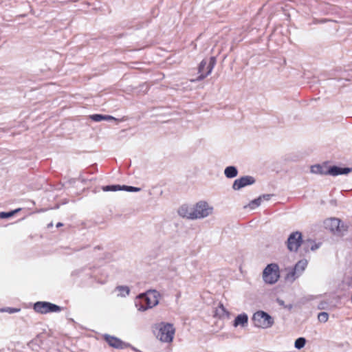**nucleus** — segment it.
<instances>
[{
	"instance_id": "14",
	"label": "nucleus",
	"mask_w": 352,
	"mask_h": 352,
	"mask_svg": "<svg viewBox=\"0 0 352 352\" xmlns=\"http://www.w3.org/2000/svg\"><path fill=\"white\" fill-rule=\"evenodd\" d=\"M351 170H352V169L350 168H340V167L334 166L331 167L329 169L328 173H329V174H330L331 175L336 176V175H338L348 174Z\"/></svg>"
},
{
	"instance_id": "3",
	"label": "nucleus",
	"mask_w": 352,
	"mask_h": 352,
	"mask_svg": "<svg viewBox=\"0 0 352 352\" xmlns=\"http://www.w3.org/2000/svg\"><path fill=\"white\" fill-rule=\"evenodd\" d=\"M279 278V267L276 263L267 265L263 272V279L267 284H274L278 281Z\"/></svg>"
},
{
	"instance_id": "12",
	"label": "nucleus",
	"mask_w": 352,
	"mask_h": 352,
	"mask_svg": "<svg viewBox=\"0 0 352 352\" xmlns=\"http://www.w3.org/2000/svg\"><path fill=\"white\" fill-rule=\"evenodd\" d=\"M255 179L251 176H244L239 179H236L232 185L234 190H239L246 186L253 184Z\"/></svg>"
},
{
	"instance_id": "9",
	"label": "nucleus",
	"mask_w": 352,
	"mask_h": 352,
	"mask_svg": "<svg viewBox=\"0 0 352 352\" xmlns=\"http://www.w3.org/2000/svg\"><path fill=\"white\" fill-rule=\"evenodd\" d=\"M302 243V234L299 232L292 233L287 241V248L290 251H297Z\"/></svg>"
},
{
	"instance_id": "11",
	"label": "nucleus",
	"mask_w": 352,
	"mask_h": 352,
	"mask_svg": "<svg viewBox=\"0 0 352 352\" xmlns=\"http://www.w3.org/2000/svg\"><path fill=\"white\" fill-rule=\"evenodd\" d=\"M103 339L108 343V344L115 349H123L126 348L129 344L124 342L122 340L117 337L105 334L103 336Z\"/></svg>"
},
{
	"instance_id": "26",
	"label": "nucleus",
	"mask_w": 352,
	"mask_h": 352,
	"mask_svg": "<svg viewBox=\"0 0 352 352\" xmlns=\"http://www.w3.org/2000/svg\"><path fill=\"white\" fill-rule=\"evenodd\" d=\"M260 203H261V199H257L254 200L252 202V204L258 206L260 204Z\"/></svg>"
},
{
	"instance_id": "2",
	"label": "nucleus",
	"mask_w": 352,
	"mask_h": 352,
	"mask_svg": "<svg viewBox=\"0 0 352 352\" xmlns=\"http://www.w3.org/2000/svg\"><path fill=\"white\" fill-rule=\"evenodd\" d=\"M324 227L329 230L333 234L342 236L348 231V226L342 222L340 219L331 217L324 221Z\"/></svg>"
},
{
	"instance_id": "16",
	"label": "nucleus",
	"mask_w": 352,
	"mask_h": 352,
	"mask_svg": "<svg viewBox=\"0 0 352 352\" xmlns=\"http://www.w3.org/2000/svg\"><path fill=\"white\" fill-rule=\"evenodd\" d=\"M90 118L95 122H100L102 120H112L115 118L111 116H103L101 114H94L90 116Z\"/></svg>"
},
{
	"instance_id": "19",
	"label": "nucleus",
	"mask_w": 352,
	"mask_h": 352,
	"mask_svg": "<svg viewBox=\"0 0 352 352\" xmlns=\"http://www.w3.org/2000/svg\"><path fill=\"white\" fill-rule=\"evenodd\" d=\"M305 343L306 340L304 338H299L295 341V347L298 349H302Z\"/></svg>"
},
{
	"instance_id": "15",
	"label": "nucleus",
	"mask_w": 352,
	"mask_h": 352,
	"mask_svg": "<svg viewBox=\"0 0 352 352\" xmlns=\"http://www.w3.org/2000/svg\"><path fill=\"white\" fill-rule=\"evenodd\" d=\"M248 318L245 314H239L237 316L234 321V326L237 327L241 325L242 327L245 326L248 324Z\"/></svg>"
},
{
	"instance_id": "18",
	"label": "nucleus",
	"mask_w": 352,
	"mask_h": 352,
	"mask_svg": "<svg viewBox=\"0 0 352 352\" xmlns=\"http://www.w3.org/2000/svg\"><path fill=\"white\" fill-rule=\"evenodd\" d=\"M20 209H16L8 212H0V218L1 219H6V218H10L12 216H14L18 211H19Z\"/></svg>"
},
{
	"instance_id": "25",
	"label": "nucleus",
	"mask_w": 352,
	"mask_h": 352,
	"mask_svg": "<svg viewBox=\"0 0 352 352\" xmlns=\"http://www.w3.org/2000/svg\"><path fill=\"white\" fill-rule=\"evenodd\" d=\"M119 290L120 292L126 293V294H129V293L130 292L129 287H120Z\"/></svg>"
},
{
	"instance_id": "27",
	"label": "nucleus",
	"mask_w": 352,
	"mask_h": 352,
	"mask_svg": "<svg viewBox=\"0 0 352 352\" xmlns=\"http://www.w3.org/2000/svg\"><path fill=\"white\" fill-rule=\"evenodd\" d=\"M60 226H63V223H58L57 225H56V227H60Z\"/></svg>"
},
{
	"instance_id": "1",
	"label": "nucleus",
	"mask_w": 352,
	"mask_h": 352,
	"mask_svg": "<svg viewBox=\"0 0 352 352\" xmlns=\"http://www.w3.org/2000/svg\"><path fill=\"white\" fill-rule=\"evenodd\" d=\"M159 297L160 294L157 291H148L138 296L136 306L139 307V310L145 311L157 305L159 302Z\"/></svg>"
},
{
	"instance_id": "8",
	"label": "nucleus",
	"mask_w": 352,
	"mask_h": 352,
	"mask_svg": "<svg viewBox=\"0 0 352 352\" xmlns=\"http://www.w3.org/2000/svg\"><path fill=\"white\" fill-rule=\"evenodd\" d=\"M194 213L191 217V219H201L208 216L211 212L212 208H210L208 204L205 201H199L193 206Z\"/></svg>"
},
{
	"instance_id": "21",
	"label": "nucleus",
	"mask_w": 352,
	"mask_h": 352,
	"mask_svg": "<svg viewBox=\"0 0 352 352\" xmlns=\"http://www.w3.org/2000/svg\"><path fill=\"white\" fill-rule=\"evenodd\" d=\"M20 308L6 307L0 309V312H8L9 314H14L20 311Z\"/></svg>"
},
{
	"instance_id": "10",
	"label": "nucleus",
	"mask_w": 352,
	"mask_h": 352,
	"mask_svg": "<svg viewBox=\"0 0 352 352\" xmlns=\"http://www.w3.org/2000/svg\"><path fill=\"white\" fill-rule=\"evenodd\" d=\"M307 265V261L306 260L299 261L295 265L294 268L287 274V278L290 279L292 280H295L305 270Z\"/></svg>"
},
{
	"instance_id": "24",
	"label": "nucleus",
	"mask_w": 352,
	"mask_h": 352,
	"mask_svg": "<svg viewBox=\"0 0 352 352\" xmlns=\"http://www.w3.org/2000/svg\"><path fill=\"white\" fill-rule=\"evenodd\" d=\"M311 170L314 173H322V167L320 165L312 166Z\"/></svg>"
},
{
	"instance_id": "20",
	"label": "nucleus",
	"mask_w": 352,
	"mask_h": 352,
	"mask_svg": "<svg viewBox=\"0 0 352 352\" xmlns=\"http://www.w3.org/2000/svg\"><path fill=\"white\" fill-rule=\"evenodd\" d=\"M318 319L321 322H326L329 319V314L327 312H320L318 315Z\"/></svg>"
},
{
	"instance_id": "4",
	"label": "nucleus",
	"mask_w": 352,
	"mask_h": 352,
	"mask_svg": "<svg viewBox=\"0 0 352 352\" xmlns=\"http://www.w3.org/2000/svg\"><path fill=\"white\" fill-rule=\"evenodd\" d=\"M157 329H158L157 337L162 342H170L173 341L175 332L173 324L169 323H161L158 324Z\"/></svg>"
},
{
	"instance_id": "7",
	"label": "nucleus",
	"mask_w": 352,
	"mask_h": 352,
	"mask_svg": "<svg viewBox=\"0 0 352 352\" xmlns=\"http://www.w3.org/2000/svg\"><path fill=\"white\" fill-rule=\"evenodd\" d=\"M216 63V59L212 56L210 58L209 63L206 60H202L198 67L199 76L197 80H201L208 76L213 69Z\"/></svg>"
},
{
	"instance_id": "5",
	"label": "nucleus",
	"mask_w": 352,
	"mask_h": 352,
	"mask_svg": "<svg viewBox=\"0 0 352 352\" xmlns=\"http://www.w3.org/2000/svg\"><path fill=\"white\" fill-rule=\"evenodd\" d=\"M252 320L255 326L261 328L270 327L274 323L273 318L263 311L256 312L253 315Z\"/></svg>"
},
{
	"instance_id": "6",
	"label": "nucleus",
	"mask_w": 352,
	"mask_h": 352,
	"mask_svg": "<svg viewBox=\"0 0 352 352\" xmlns=\"http://www.w3.org/2000/svg\"><path fill=\"white\" fill-rule=\"evenodd\" d=\"M33 309L36 313L41 314L59 312L62 310L60 307L45 301H38L35 302L34 304Z\"/></svg>"
},
{
	"instance_id": "23",
	"label": "nucleus",
	"mask_w": 352,
	"mask_h": 352,
	"mask_svg": "<svg viewBox=\"0 0 352 352\" xmlns=\"http://www.w3.org/2000/svg\"><path fill=\"white\" fill-rule=\"evenodd\" d=\"M123 190L129 191V192H138L140 190V188L133 187V186H122Z\"/></svg>"
},
{
	"instance_id": "17",
	"label": "nucleus",
	"mask_w": 352,
	"mask_h": 352,
	"mask_svg": "<svg viewBox=\"0 0 352 352\" xmlns=\"http://www.w3.org/2000/svg\"><path fill=\"white\" fill-rule=\"evenodd\" d=\"M224 173L228 178H233L237 175L238 170L234 166H228L225 169Z\"/></svg>"
},
{
	"instance_id": "22",
	"label": "nucleus",
	"mask_w": 352,
	"mask_h": 352,
	"mask_svg": "<svg viewBox=\"0 0 352 352\" xmlns=\"http://www.w3.org/2000/svg\"><path fill=\"white\" fill-rule=\"evenodd\" d=\"M104 190H112V191H116L118 190H123L122 187L118 185H113V186H107L104 188Z\"/></svg>"
},
{
	"instance_id": "13",
	"label": "nucleus",
	"mask_w": 352,
	"mask_h": 352,
	"mask_svg": "<svg viewBox=\"0 0 352 352\" xmlns=\"http://www.w3.org/2000/svg\"><path fill=\"white\" fill-rule=\"evenodd\" d=\"M194 213L193 207L188 205H182L178 210V214L184 218L191 219V217Z\"/></svg>"
}]
</instances>
